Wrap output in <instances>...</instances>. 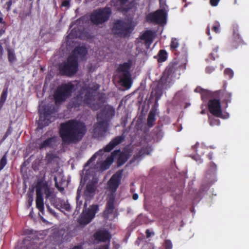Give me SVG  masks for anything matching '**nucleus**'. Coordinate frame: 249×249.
<instances>
[{"mask_svg": "<svg viewBox=\"0 0 249 249\" xmlns=\"http://www.w3.org/2000/svg\"><path fill=\"white\" fill-rule=\"evenodd\" d=\"M38 184L39 186L40 187V192L42 193V190H44V194L45 195V198L46 199H48V198H50L54 195L53 192L51 190L50 187L46 181H44V180L42 179L38 180L36 185V189H37L38 187Z\"/></svg>", "mask_w": 249, "mask_h": 249, "instance_id": "21", "label": "nucleus"}, {"mask_svg": "<svg viewBox=\"0 0 249 249\" xmlns=\"http://www.w3.org/2000/svg\"><path fill=\"white\" fill-rule=\"evenodd\" d=\"M99 86L96 84L92 87L89 85L83 86L78 91L76 97L72 102V107H78L82 103L93 110L98 109L105 102V101H97L95 103V97Z\"/></svg>", "mask_w": 249, "mask_h": 249, "instance_id": "1", "label": "nucleus"}, {"mask_svg": "<svg viewBox=\"0 0 249 249\" xmlns=\"http://www.w3.org/2000/svg\"><path fill=\"white\" fill-rule=\"evenodd\" d=\"M56 141V137L55 136L48 138L39 144V148L41 149L47 147H51L55 143Z\"/></svg>", "mask_w": 249, "mask_h": 249, "instance_id": "28", "label": "nucleus"}, {"mask_svg": "<svg viewBox=\"0 0 249 249\" xmlns=\"http://www.w3.org/2000/svg\"><path fill=\"white\" fill-rule=\"evenodd\" d=\"M43 109H39V121L41 122V124H49L51 123V119L52 114L55 111L54 107L52 105H47L42 107ZM38 124H40L38 123Z\"/></svg>", "mask_w": 249, "mask_h": 249, "instance_id": "9", "label": "nucleus"}, {"mask_svg": "<svg viewBox=\"0 0 249 249\" xmlns=\"http://www.w3.org/2000/svg\"><path fill=\"white\" fill-rule=\"evenodd\" d=\"M36 207L40 212H42L44 210L43 193L40 192L39 186L37 189H36Z\"/></svg>", "mask_w": 249, "mask_h": 249, "instance_id": "27", "label": "nucleus"}, {"mask_svg": "<svg viewBox=\"0 0 249 249\" xmlns=\"http://www.w3.org/2000/svg\"><path fill=\"white\" fill-rule=\"evenodd\" d=\"M72 56H69L67 61L62 63L59 66L60 72L62 75L71 76L78 71V63Z\"/></svg>", "mask_w": 249, "mask_h": 249, "instance_id": "7", "label": "nucleus"}, {"mask_svg": "<svg viewBox=\"0 0 249 249\" xmlns=\"http://www.w3.org/2000/svg\"><path fill=\"white\" fill-rule=\"evenodd\" d=\"M97 181L93 180L87 183L83 194L85 199L87 200L90 199L94 196L97 189Z\"/></svg>", "mask_w": 249, "mask_h": 249, "instance_id": "18", "label": "nucleus"}, {"mask_svg": "<svg viewBox=\"0 0 249 249\" xmlns=\"http://www.w3.org/2000/svg\"><path fill=\"white\" fill-rule=\"evenodd\" d=\"M108 125H95L92 132V137L97 140H102L106 136Z\"/></svg>", "mask_w": 249, "mask_h": 249, "instance_id": "20", "label": "nucleus"}, {"mask_svg": "<svg viewBox=\"0 0 249 249\" xmlns=\"http://www.w3.org/2000/svg\"><path fill=\"white\" fill-rule=\"evenodd\" d=\"M172 77L167 74L165 73V72H163V74L160 79L158 85L161 87V88L168 89L170 88L172 84Z\"/></svg>", "mask_w": 249, "mask_h": 249, "instance_id": "23", "label": "nucleus"}, {"mask_svg": "<svg viewBox=\"0 0 249 249\" xmlns=\"http://www.w3.org/2000/svg\"><path fill=\"white\" fill-rule=\"evenodd\" d=\"M227 83L223 85V90H218L214 92L215 96H219L222 99V103L225 104V108L228 107V104L231 103L232 99V93L226 90Z\"/></svg>", "mask_w": 249, "mask_h": 249, "instance_id": "16", "label": "nucleus"}, {"mask_svg": "<svg viewBox=\"0 0 249 249\" xmlns=\"http://www.w3.org/2000/svg\"><path fill=\"white\" fill-rule=\"evenodd\" d=\"M94 249H109V246L108 245H104L100 246L98 248H96Z\"/></svg>", "mask_w": 249, "mask_h": 249, "instance_id": "57", "label": "nucleus"}, {"mask_svg": "<svg viewBox=\"0 0 249 249\" xmlns=\"http://www.w3.org/2000/svg\"><path fill=\"white\" fill-rule=\"evenodd\" d=\"M209 166L212 171H215L216 169V165L213 162H210Z\"/></svg>", "mask_w": 249, "mask_h": 249, "instance_id": "54", "label": "nucleus"}, {"mask_svg": "<svg viewBox=\"0 0 249 249\" xmlns=\"http://www.w3.org/2000/svg\"><path fill=\"white\" fill-rule=\"evenodd\" d=\"M46 207L47 208L48 211L51 213H52L54 215L55 214V213L54 211L53 210L52 208H51L48 204H46Z\"/></svg>", "mask_w": 249, "mask_h": 249, "instance_id": "56", "label": "nucleus"}, {"mask_svg": "<svg viewBox=\"0 0 249 249\" xmlns=\"http://www.w3.org/2000/svg\"><path fill=\"white\" fill-rule=\"evenodd\" d=\"M11 132L12 128L11 126H9L4 136V138L5 139L6 137H7L11 133Z\"/></svg>", "mask_w": 249, "mask_h": 249, "instance_id": "55", "label": "nucleus"}, {"mask_svg": "<svg viewBox=\"0 0 249 249\" xmlns=\"http://www.w3.org/2000/svg\"><path fill=\"white\" fill-rule=\"evenodd\" d=\"M145 233H146L147 238L150 237L151 235V232L150 231V230L148 229L146 230V231H145Z\"/></svg>", "mask_w": 249, "mask_h": 249, "instance_id": "59", "label": "nucleus"}, {"mask_svg": "<svg viewBox=\"0 0 249 249\" xmlns=\"http://www.w3.org/2000/svg\"><path fill=\"white\" fill-rule=\"evenodd\" d=\"M86 125H60L59 135L65 143L80 141L87 132Z\"/></svg>", "mask_w": 249, "mask_h": 249, "instance_id": "2", "label": "nucleus"}, {"mask_svg": "<svg viewBox=\"0 0 249 249\" xmlns=\"http://www.w3.org/2000/svg\"><path fill=\"white\" fill-rule=\"evenodd\" d=\"M30 15V11L29 12V11H22L19 13V17L20 18V19L22 20H24V19H26V18L28 16H29Z\"/></svg>", "mask_w": 249, "mask_h": 249, "instance_id": "46", "label": "nucleus"}, {"mask_svg": "<svg viewBox=\"0 0 249 249\" xmlns=\"http://www.w3.org/2000/svg\"><path fill=\"white\" fill-rule=\"evenodd\" d=\"M165 249H172L173 245L171 241L169 239H166L163 244Z\"/></svg>", "mask_w": 249, "mask_h": 249, "instance_id": "45", "label": "nucleus"}, {"mask_svg": "<svg viewBox=\"0 0 249 249\" xmlns=\"http://www.w3.org/2000/svg\"><path fill=\"white\" fill-rule=\"evenodd\" d=\"M158 56V61L159 62H164L167 58V53L164 50H160L159 52Z\"/></svg>", "mask_w": 249, "mask_h": 249, "instance_id": "38", "label": "nucleus"}, {"mask_svg": "<svg viewBox=\"0 0 249 249\" xmlns=\"http://www.w3.org/2000/svg\"><path fill=\"white\" fill-rule=\"evenodd\" d=\"M7 51L8 61L10 63L13 64L17 60L15 51L12 49H8Z\"/></svg>", "mask_w": 249, "mask_h": 249, "instance_id": "34", "label": "nucleus"}, {"mask_svg": "<svg viewBox=\"0 0 249 249\" xmlns=\"http://www.w3.org/2000/svg\"><path fill=\"white\" fill-rule=\"evenodd\" d=\"M209 111L213 115L219 117L222 114L221 103L219 99L210 100L208 103Z\"/></svg>", "mask_w": 249, "mask_h": 249, "instance_id": "15", "label": "nucleus"}, {"mask_svg": "<svg viewBox=\"0 0 249 249\" xmlns=\"http://www.w3.org/2000/svg\"><path fill=\"white\" fill-rule=\"evenodd\" d=\"M161 87L157 85V87L154 89V90L152 92L151 95L153 96L156 99V102L157 103L161 98L163 94L162 89Z\"/></svg>", "mask_w": 249, "mask_h": 249, "instance_id": "30", "label": "nucleus"}, {"mask_svg": "<svg viewBox=\"0 0 249 249\" xmlns=\"http://www.w3.org/2000/svg\"><path fill=\"white\" fill-rule=\"evenodd\" d=\"M128 0H119V2L120 3L121 6H124Z\"/></svg>", "mask_w": 249, "mask_h": 249, "instance_id": "58", "label": "nucleus"}, {"mask_svg": "<svg viewBox=\"0 0 249 249\" xmlns=\"http://www.w3.org/2000/svg\"><path fill=\"white\" fill-rule=\"evenodd\" d=\"M111 14V10L110 7L99 8L91 13L90 19L93 24L98 25L106 22Z\"/></svg>", "mask_w": 249, "mask_h": 249, "instance_id": "5", "label": "nucleus"}, {"mask_svg": "<svg viewBox=\"0 0 249 249\" xmlns=\"http://www.w3.org/2000/svg\"><path fill=\"white\" fill-rule=\"evenodd\" d=\"M113 161V158L112 157H108L107 159L103 161L101 165V168L103 170H106L109 168L110 165Z\"/></svg>", "mask_w": 249, "mask_h": 249, "instance_id": "37", "label": "nucleus"}, {"mask_svg": "<svg viewBox=\"0 0 249 249\" xmlns=\"http://www.w3.org/2000/svg\"><path fill=\"white\" fill-rule=\"evenodd\" d=\"M115 198L116 194H108L107 198L105 210L103 212V215L105 217L108 218L110 215L113 213L115 208Z\"/></svg>", "mask_w": 249, "mask_h": 249, "instance_id": "14", "label": "nucleus"}, {"mask_svg": "<svg viewBox=\"0 0 249 249\" xmlns=\"http://www.w3.org/2000/svg\"><path fill=\"white\" fill-rule=\"evenodd\" d=\"M224 73L225 76L228 77L229 79L232 78L234 74L233 71L230 68L225 69L224 71Z\"/></svg>", "mask_w": 249, "mask_h": 249, "instance_id": "43", "label": "nucleus"}, {"mask_svg": "<svg viewBox=\"0 0 249 249\" xmlns=\"http://www.w3.org/2000/svg\"><path fill=\"white\" fill-rule=\"evenodd\" d=\"M74 87V84L71 82L59 85L54 91L53 95L55 105H60L69 98Z\"/></svg>", "mask_w": 249, "mask_h": 249, "instance_id": "3", "label": "nucleus"}, {"mask_svg": "<svg viewBox=\"0 0 249 249\" xmlns=\"http://www.w3.org/2000/svg\"><path fill=\"white\" fill-rule=\"evenodd\" d=\"M131 68V64L129 63L124 62L119 65L117 70L119 72H123V73L130 72L129 70Z\"/></svg>", "mask_w": 249, "mask_h": 249, "instance_id": "32", "label": "nucleus"}, {"mask_svg": "<svg viewBox=\"0 0 249 249\" xmlns=\"http://www.w3.org/2000/svg\"><path fill=\"white\" fill-rule=\"evenodd\" d=\"M133 29L131 23L124 20L117 19L113 23L112 31L114 35L124 38L129 36Z\"/></svg>", "mask_w": 249, "mask_h": 249, "instance_id": "4", "label": "nucleus"}, {"mask_svg": "<svg viewBox=\"0 0 249 249\" xmlns=\"http://www.w3.org/2000/svg\"><path fill=\"white\" fill-rule=\"evenodd\" d=\"M120 82L122 85L127 89L130 88L132 81L130 72L123 73L119 76Z\"/></svg>", "mask_w": 249, "mask_h": 249, "instance_id": "25", "label": "nucleus"}, {"mask_svg": "<svg viewBox=\"0 0 249 249\" xmlns=\"http://www.w3.org/2000/svg\"><path fill=\"white\" fill-rule=\"evenodd\" d=\"M145 152L143 149L140 150L137 154L135 155L133 158L130 160V163H132L137 160H141L144 156Z\"/></svg>", "mask_w": 249, "mask_h": 249, "instance_id": "39", "label": "nucleus"}, {"mask_svg": "<svg viewBox=\"0 0 249 249\" xmlns=\"http://www.w3.org/2000/svg\"><path fill=\"white\" fill-rule=\"evenodd\" d=\"M72 249H83L80 246H75Z\"/></svg>", "mask_w": 249, "mask_h": 249, "instance_id": "63", "label": "nucleus"}, {"mask_svg": "<svg viewBox=\"0 0 249 249\" xmlns=\"http://www.w3.org/2000/svg\"><path fill=\"white\" fill-rule=\"evenodd\" d=\"M208 159L210 160H212L213 159V153L212 152H210L208 154Z\"/></svg>", "mask_w": 249, "mask_h": 249, "instance_id": "60", "label": "nucleus"}, {"mask_svg": "<svg viewBox=\"0 0 249 249\" xmlns=\"http://www.w3.org/2000/svg\"><path fill=\"white\" fill-rule=\"evenodd\" d=\"M12 3H13V1L12 0H9L8 1H7L5 5L7 6L6 7L7 11H9L11 10V5H12Z\"/></svg>", "mask_w": 249, "mask_h": 249, "instance_id": "52", "label": "nucleus"}, {"mask_svg": "<svg viewBox=\"0 0 249 249\" xmlns=\"http://www.w3.org/2000/svg\"><path fill=\"white\" fill-rule=\"evenodd\" d=\"M61 6L66 7H70V1L69 0H64L61 3Z\"/></svg>", "mask_w": 249, "mask_h": 249, "instance_id": "50", "label": "nucleus"}, {"mask_svg": "<svg viewBox=\"0 0 249 249\" xmlns=\"http://www.w3.org/2000/svg\"><path fill=\"white\" fill-rule=\"evenodd\" d=\"M7 93L8 91L7 89L3 90L0 98V105L2 106L5 102L7 96Z\"/></svg>", "mask_w": 249, "mask_h": 249, "instance_id": "41", "label": "nucleus"}, {"mask_svg": "<svg viewBox=\"0 0 249 249\" xmlns=\"http://www.w3.org/2000/svg\"><path fill=\"white\" fill-rule=\"evenodd\" d=\"M7 162L6 153H5L0 160V172L2 170Z\"/></svg>", "mask_w": 249, "mask_h": 249, "instance_id": "42", "label": "nucleus"}, {"mask_svg": "<svg viewBox=\"0 0 249 249\" xmlns=\"http://www.w3.org/2000/svg\"><path fill=\"white\" fill-rule=\"evenodd\" d=\"M93 237L95 240L102 242L109 241L111 239L110 233L106 230H100L96 231L94 233Z\"/></svg>", "mask_w": 249, "mask_h": 249, "instance_id": "22", "label": "nucleus"}, {"mask_svg": "<svg viewBox=\"0 0 249 249\" xmlns=\"http://www.w3.org/2000/svg\"><path fill=\"white\" fill-rule=\"evenodd\" d=\"M214 70V68L212 66H208L206 68V72L207 73H211Z\"/></svg>", "mask_w": 249, "mask_h": 249, "instance_id": "53", "label": "nucleus"}, {"mask_svg": "<svg viewBox=\"0 0 249 249\" xmlns=\"http://www.w3.org/2000/svg\"><path fill=\"white\" fill-rule=\"evenodd\" d=\"M62 208L64 209L67 212H70L71 210V206L68 202H65L64 200H61L60 203L59 208Z\"/></svg>", "mask_w": 249, "mask_h": 249, "instance_id": "40", "label": "nucleus"}, {"mask_svg": "<svg viewBox=\"0 0 249 249\" xmlns=\"http://www.w3.org/2000/svg\"><path fill=\"white\" fill-rule=\"evenodd\" d=\"M146 20L156 24H162L166 21V14L162 9L150 13L146 16Z\"/></svg>", "mask_w": 249, "mask_h": 249, "instance_id": "11", "label": "nucleus"}, {"mask_svg": "<svg viewBox=\"0 0 249 249\" xmlns=\"http://www.w3.org/2000/svg\"><path fill=\"white\" fill-rule=\"evenodd\" d=\"M122 176V171H119L113 174L108 180L107 185L110 194H116V191L121 184Z\"/></svg>", "mask_w": 249, "mask_h": 249, "instance_id": "13", "label": "nucleus"}, {"mask_svg": "<svg viewBox=\"0 0 249 249\" xmlns=\"http://www.w3.org/2000/svg\"><path fill=\"white\" fill-rule=\"evenodd\" d=\"M141 40L144 41L145 45L148 48L153 40V33L151 30L146 31L140 37Z\"/></svg>", "mask_w": 249, "mask_h": 249, "instance_id": "26", "label": "nucleus"}, {"mask_svg": "<svg viewBox=\"0 0 249 249\" xmlns=\"http://www.w3.org/2000/svg\"><path fill=\"white\" fill-rule=\"evenodd\" d=\"M220 0H210V4L213 6L215 7L217 6Z\"/></svg>", "mask_w": 249, "mask_h": 249, "instance_id": "51", "label": "nucleus"}, {"mask_svg": "<svg viewBox=\"0 0 249 249\" xmlns=\"http://www.w3.org/2000/svg\"><path fill=\"white\" fill-rule=\"evenodd\" d=\"M7 23L2 17V14L0 11V36H2L6 30Z\"/></svg>", "mask_w": 249, "mask_h": 249, "instance_id": "33", "label": "nucleus"}, {"mask_svg": "<svg viewBox=\"0 0 249 249\" xmlns=\"http://www.w3.org/2000/svg\"><path fill=\"white\" fill-rule=\"evenodd\" d=\"M233 35L228 42V46L231 50L237 49L239 45L244 44V41L239 33V27L237 24L232 26Z\"/></svg>", "mask_w": 249, "mask_h": 249, "instance_id": "12", "label": "nucleus"}, {"mask_svg": "<svg viewBox=\"0 0 249 249\" xmlns=\"http://www.w3.org/2000/svg\"><path fill=\"white\" fill-rule=\"evenodd\" d=\"M220 23L217 21H215L213 23V26L212 28L213 31L216 33H218L220 32Z\"/></svg>", "mask_w": 249, "mask_h": 249, "instance_id": "44", "label": "nucleus"}, {"mask_svg": "<svg viewBox=\"0 0 249 249\" xmlns=\"http://www.w3.org/2000/svg\"><path fill=\"white\" fill-rule=\"evenodd\" d=\"M3 52V47L1 46V44L0 43V55H2Z\"/></svg>", "mask_w": 249, "mask_h": 249, "instance_id": "62", "label": "nucleus"}, {"mask_svg": "<svg viewBox=\"0 0 249 249\" xmlns=\"http://www.w3.org/2000/svg\"><path fill=\"white\" fill-rule=\"evenodd\" d=\"M83 186L84 185H82L81 183H80L77 190V195L76 197L77 206L76 209L78 210L80 209L81 206L82 204V201L80 200V199Z\"/></svg>", "mask_w": 249, "mask_h": 249, "instance_id": "31", "label": "nucleus"}, {"mask_svg": "<svg viewBox=\"0 0 249 249\" xmlns=\"http://www.w3.org/2000/svg\"><path fill=\"white\" fill-rule=\"evenodd\" d=\"M99 210V206L98 205H92L84 211L80 215L78 219V222L80 225H86L92 220L95 217L96 213Z\"/></svg>", "mask_w": 249, "mask_h": 249, "instance_id": "8", "label": "nucleus"}, {"mask_svg": "<svg viewBox=\"0 0 249 249\" xmlns=\"http://www.w3.org/2000/svg\"><path fill=\"white\" fill-rule=\"evenodd\" d=\"M178 40L176 38H172L170 43V50L175 54H176L177 48L179 46Z\"/></svg>", "mask_w": 249, "mask_h": 249, "instance_id": "35", "label": "nucleus"}, {"mask_svg": "<svg viewBox=\"0 0 249 249\" xmlns=\"http://www.w3.org/2000/svg\"><path fill=\"white\" fill-rule=\"evenodd\" d=\"M132 198L134 200H137L138 198V195L137 194H134L133 195Z\"/></svg>", "mask_w": 249, "mask_h": 249, "instance_id": "61", "label": "nucleus"}, {"mask_svg": "<svg viewBox=\"0 0 249 249\" xmlns=\"http://www.w3.org/2000/svg\"><path fill=\"white\" fill-rule=\"evenodd\" d=\"M128 115L125 114L121 118V124H126L127 123Z\"/></svg>", "mask_w": 249, "mask_h": 249, "instance_id": "49", "label": "nucleus"}, {"mask_svg": "<svg viewBox=\"0 0 249 249\" xmlns=\"http://www.w3.org/2000/svg\"><path fill=\"white\" fill-rule=\"evenodd\" d=\"M181 68L184 69L183 66L177 60H175L168 65L165 70L164 72H165L166 74L173 78L175 76V74L180 71Z\"/></svg>", "mask_w": 249, "mask_h": 249, "instance_id": "19", "label": "nucleus"}, {"mask_svg": "<svg viewBox=\"0 0 249 249\" xmlns=\"http://www.w3.org/2000/svg\"><path fill=\"white\" fill-rule=\"evenodd\" d=\"M132 151L129 149L124 150L120 154L117 161L118 166L123 165L131 156Z\"/></svg>", "mask_w": 249, "mask_h": 249, "instance_id": "24", "label": "nucleus"}, {"mask_svg": "<svg viewBox=\"0 0 249 249\" xmlns=\"http://www.w3.org/2000/svg\"><path fill=\"white\" fill-rule=\"evenodd\" d=\"M115 109L111 106L106 107L97 114V119L99 121L96 124H108L113 116L115 115Z\"/></svg>", "mask_w": 249, "mask_h": 249, "instance_id": "10", "label": "nucleus"}, {"mask_svg": "<svg viewBox=\"0 0 249 249\" xmlns=\"http://www.w3.org/2000/svg\"><path fill=\"white\" fill-rule=\"evenodd\" d=\"M88 50L86 47L83 46H78L74 48L69 56L73 57V59L78 61V57L81 60L85 59Z\"/></svg>", "mask_w": 249, "mask_h": 249, "instance_id": "17", "label": "nucleus"}, {"mask_svg": "<svg viewBox=\"0 0 249 249\" xmlns=\"http://www.w3.org/2000/svg\"><path fill=\"white\" fill-rule=\"evenodd\" d=\"M125 138V136L123 134L121 136H117L113 139L108 144H107L104 149L99 150L96 152L88 160L85 164V166H89L91 163L94 161L97 158L98 156H102L104 152H109L111 151L116 145L123 142Z\"/></svg>", "mask_w": 249, "mask_h": 249, "instance_id": "6", "label": "nucleus"}, {"mask_svg": "<svg viewBox=\"0 0 249 249\" xmlns=\"http://www.w3.org/2000/svg\"><path fill=\"white\" fill-rule=\"evenodd\" d=\"M206 33L207 35L210 36V30L209 29V27L207 28Z\"/></svg>", "mask_w": 249, "mask_h": 249, "instance_id": "64", "label": "nucleus"}, {"mask_svg": "<svg viewBox=\"0 0 249 249\" xmlns=\"http://www.w3.org/2000/svg\"><path fill=\"white\" fill-rule=\"evenodd\" d=\"M60 124L64 125V124H85L83 123H78L75 121L71 120L69 122H66V123H62Z\"/></svg>", "mask_w": 249, "mask_h": 249, "instance_id": "48", "label": "nucleus"}, {"mask_svg": "<svg viewBox=\"0 0 249 249\" xmlns=\"http://www.w3.org/2000/svg\"><path fill=\"white\" fill-rule=\"evenodd\" d=\"M51 204L55 207L56 208L58 209L59 206V203L61 201V199L56 197L55 195L52 196L48 199Z\"/></svg>", "mask_w": 249, "mask_h": 249, "instance_id": "36", "label": "nucleus"}, {"mask_svg": "<svg viewBox=\"0 0 249 249\" xmlns=\"http://www.w3.org/2000/svg\"><path fill=\"white\" fill-rule=\"evenodd\" d=\"M156 114L157 109L155 107H152L148 115L147 124H153L156 120Z\"/></svg>", "mask_w": 249, "mask_h": 249, "instance_id": "29", "label": "nucleus"}, {"mask_svg": "<svg viewBox=\"0 0 249 249\" xmlns=\"http://www.w3.org/2000/svg\"><path fill=\"white\" fill-rule=\"evenodd\" d=\"M28 202L29 206H31L32 204V202L34 200V191L33 190L32 192H30L28 194Z\"/></svg>", "mask_w": 249, "mask_h": 249, "instance_id": "47", "label": "nucleus"}]
</instances>
